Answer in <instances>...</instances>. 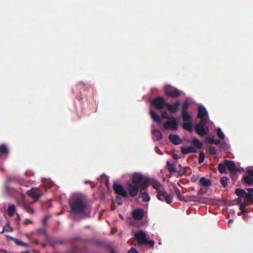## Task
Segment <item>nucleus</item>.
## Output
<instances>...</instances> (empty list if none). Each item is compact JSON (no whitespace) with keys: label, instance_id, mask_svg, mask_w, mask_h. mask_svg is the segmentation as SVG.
I'll return each mask as SVG.
<instances>
[{"label":"nucleus","instance_id":"nucleus-1","mask_svg":"<svg viewBox=\"0 0 253 253\" xmlns=\"http://www.w3.org/2000/svg\"><path fill=\"white\" fill-rule=\"evenodd\" d=\"M70 212L89 217L92 208L87 199L82 196H76L72 199L69 203Z\"/></svg>","mask_w":253,"mask_h":253},{"label":"nucleus","instance_id":"nucleus-2","mask_svg":"<svg viewBox=\"0 0 253 253\" xmlns=\"http://www.w3.org/2000/svg\"><path fill=\"white\" fill-rule=\"evenodd\" d=\"M151 104L157 110H161L165 107L170 113H175L177 112L178 107L180 105V102L176 101L171 105L166 102L162 97L157 96L151 100Z\"/></svg>","mask_w":253,"mask_h":253},{"label":"nucleus","instance_id":"nucleus-3","mask_svg":"<svg viewBox=\"0 0 253 253\" xmlns=\"http://www.w3.org/2000/svg\"><path fill=\"white\" fill-rule=\"evenodd\" d=\"M152 187L156 190L157 193V197L159 200L165 201L169 204L172 202V196L169 195L165 190L161 188L162 185L159 182H156L153 183Z\"/></svg>","mask_w":253,"mask_h":253},{"label":"nucleus","instance_id":"nucleus-4","mask_svg":"<svg viewBox=\"0 0 253 253\" xmlns=\"http://www.w3.org/2000/svg\"><path fill=\"white\" fill-rule=\"evenodd\" d=\"M131 180L133 184L140 186V190H144L149 186L150 183L149 179L145 177L140 173L133 174L131 177Z\"/></svg>","mask_w":253,"mask_h":253},{"label":"nucleus","instance_id":"nucleus-5","mask_svg":"<svg viewBox=\"0 0 253 253\" xmlns=\"http://www.w3.org/2000/svg\"><path fill=\"white\" fill-rule=\"evenodd\" d=\"M134 236L138 241L139 245H149L153 247L155 242L153 240H149L146 238V234L141 230H139L134 233Z\"/></svg>","mask_w":253,"mask_h":253},{"label":"nucleus","instance_id":"nucleus-6","mask_svg":"<svg viewBox=\"0 0 253 253\" xmlns=\"http://www.w3.org/2000/svg\"><path fill=\"white\" fill-rule=\"evenodd\" d=\"M207 122V121L202 119V120L200 121L198 124L195 125V129L198 135L203 136L209 133V128L206 126Z\"/></svg>","mask_w":253,"mask_h":253},{"label":"nucleus","instance_id":"nucleus-7","mask_svg":"<svg viewBox=\"0 0 253 253\" xmlns=\"http://www.w3.org/2000/svg\"><path fill=\"white\" fill-rule=\"evenodd\" d=\"M165 93L168 97L175 98L181 95V91L177 88L168 85L165 88Z\"/></svg>","mask_w":253,"mask_h":253},{"label":"nucleus","instance_id":"nucleus-8","mask_svg":"<svg viewBox=\"0 0 253 253\" xmlns=\"http://www.w3.org/2000/svg\"><path fill=\"white\" fill-rule=\"evenodd\" d=\"M163 126L166 129H171L172 130H176L177 129V120L173 116H171L169 117V120H168V121L164 123Z\"/></svg>","mask_w":253,"mask_h":253},{"label":"nucleus","instance_id":"nucleus-9","mask_svg":"<svg viewBox=\"0 0 253 253\" xmlns=\"http://www.w3.org/2000/svg\"><path fill=\"white\" fill-rule=\"evenodd\" d=\"M127 189L128 193L131 197H134L136 196L139 190H140V187L139 185L132 183H128L127 184Z\"/></svg>","mask_w":253,"mask_h":253},{"label":"nucleus","instance_id":"nucleus-10","mask_svg":"<svg viewBox=\"0 0 253 253\" xmlns=\"http://www.w3.org/2000/svg\"><path fill=\"white\" fill-rule=\"evenodd\" d=\"M113 188L117 195H121L124 198H127L128 194L127 191L124 189L123 186L120 184H114Z\"/></svg>","mask_w":253,"mask_h":253},{"label":"nucleus","instance_id":"nucleus-11","mask_svg":"<svg viewBox=\"0 0 253 253\" xmlns=\"http://www.w3.org/2000/svg\"><path fill=\"white\" fill-rule=\"evenodd\" d=\"M183 123L182 127L184 129L186 130L189 132L193 131V124H192V116L185 117L182 118Z\"/></svg>","mask_w":253,"mask_h":253},{"label":"nucleus","instance_id":"nucleus-12","mask_svg":"<svg viewBox=\"0 0 253 253\" xmlns=\"http://www.w3.org/2000/svg\"><path fill=\"white\" fill-rule=\"evenodd\" d=\"M180 105L181 106L182 108L181 112V116L182 118L191 116L188 112L190 103L187 101H184L182 103H180Z\"/></svg>","mask_w":253,"mask_h":253},{"label":"nucleus","instance_id":"nucleus-13","mask_svg":"<svg viewBox=\"0 0 253 253\" xmlns=\"http://www.w3.org/2000/svg\"><path fill=\"white\" fill-rule=\"evenodd\" d=\"M144 215V210L141 208L134 209L132 212V216L136 220H140Z\"/></svg>","mask_w":253,"mask_h":253},{"label":"nucleus","instance_id":"nucleus-14","mask_svg":"<svg viewBox=\"0 0 253 253\" xmlns=\"http://www.w3.org/2000/svg\"><path fill=\"white\" fill-rule=\"evenodd\" d=\"M27 193L36 200H38L42 196V191L39 188H33L28 191Z\"/></svg>","mask_w":253,"mask_h":253},{"label":"nucleus","instance_id":"nucleus-15","mask_svg":"<svg viewBox=\"0 0 253 253\" xmlns=\"http://www.w3.org/2000/svg\"><path fill=\"white\" fill-rule=\"evenodd\" d=\"M208 116V111L206 109V108L203 106H200L198 108V113L197 115V117L200 118V120H202L204 119L205 121L208 122V118L207 116Z\"/></svg>","mask_w":253,"mask_h":253},{"label":"nucleus","instance_id":"nucleus-16","mask_svg":"<svg viewBox=\"0 0 253 253\" xmlns=\"http://www.w3.org/2000/svg\"><path fill=\"white\" fill-rule=\"evenodd\" d=\"M169 139L174 145L180 144L182 142V140L177 134H170L169 136Z\"/></svg>","mask_w":253,"mask_h":253},{"label":"nucleus","instance_id":"nucleus-17","mask_svg":"<svg viewBox=\"0 0 253 253\" xmlns=\"http://www.w3.org/2000/svg\"><path fill=\"white\" fill-rule=\"evenodd\" d=\"M181 152L183 154H189L191 153H196L197 150L195 147L193 146H190L188 147L181 146Z\"/></svg>","mask_w":253,"mask_h":253},{"label":"nucleus","instance_id":"nucleus-18","mask_svg":"<svg viewBox=\"0 0 253 253\" xmlns=\"http://www.w3.org/2000/svg\"><path fill=\"white\" fill-rule=\"evenodd\" d=\"M224 163L226 165V166L228 170L231 172H233L236 170L235 164L233 161L228 160H224Z\"/></svg>","mask_w":253,"mask_h":253},{"label":"nucleus","instance_id":"nucleus-19","mask_svg":"<svg viewBox=\"0 0 253 253\" xmlns=\"http://www.w3.org/2000/svg\"><path fill=\"white\" fill-rule=\"evenodd\" d=\"M188 142L193 144V147H195L197 150L202 147V143L196 137L194 138L192 141L188 140Z\"/></svg>","mask_w":253,"mask_h":253},{"label":"nucleus","instance_id":"nucleus-20","mask_svg":"<svg viewBox=\"0 0 253 253\" xmlns=\"http://www.w3.org/2000/svg\"><path fill=\"white\" fill-rule=\"evenodd\" d=\"M23 207L24 210L29 213L34 214L35 212L34 210L32 208L30 204L24 201L23 203Z\"/></svg>","mask_w":253,"mask_h":253},{"label":"nucleus","instance_id":"nucleus-21","mask_svg":"<svg viewBox=\"0 0 253 253\" xmlns=\"http://www.w3.org/2000/svg\"><path fill=\"white\" fill-rule=\"evenodd\" d=\"M80 237H76L71 239L64 240V239H59L56 241V243L63 244L64 243H72L73 241H76L80 240Z\"/></svg>","mask_w":253,"mask_h":253},{"label":"nucleus","instance_id":"nucleus-22","mask_svg":"<svg viewBox=\"0 0 253 253\" xmlns=\"http://www.w3.org/2000/svg\"><path fill=\"white\" fill-rule=\"evenodd\" d=\"M199 183L203 186L208 187L211 185V181L205 177H202L199 180Z\"/></svg>","mask_w":253,"mask_h":253},{"label":"nucleus","instance_id":"nucleus-23","mask_svg":"<svg viewBox=\"0 0 253 253\" xmlns=\"http://www.w3.org/2000/svg\"><path fill=\"white\" fill-rule=\"evenodd\" d=\"M149 113L152 119L155 122L159 124L162 123V119L155 112L151 110Z\"/></svg>","mask_w":253,"mask_h":253},{"label":"nucleus","instance_id":"nucleus-24","mask_svg":"<svg viewBox=\"0 0 253 253\" xmlns=\"http://www.w3.org/2000/svg\"><path fill=\"white\" fill-rule=\"evenodd\" d=\"M181 201H184L186 202L197 201H198V196H184Z\"/></svg>","mask_w":253,"mask_h":253},{"label":"nucleus","instance_id":"nucleus-25","mask_svg":"<svg viewBox=\"0 0 253 253\" xmlns=\"http://www.w3.org/2000/svg\"><path fill=\"white\" fill-rule=\"evenodd\" d=\"M144 190H140V195L142 200L145 202H148L150 200V197L148 192L143 191Z\"/></svg>","mask_w":253,"mask_h":253},{"label":"nucleus","instance_id":"nucleus-26","mask_svg":"<svg viewBox=\"0 0 253 253\" xmlns=\"http://www.w3.org/2000/svg\"><path fill=\"white\" fill-rule=\"evenodd\" d=\"M166 163L167 169L169 172L173 173L177 171L176 168L173 164L169 161H167Z\"/></svg>","mask_w":253,"mask_h":253},{"label":"nucleus","instance_id":"nucleus-27","mask_svg":"<svg viewBox=\"0 0 253 253\" xmlns=\"http://www.w3.org/2000/svg\"><path fill=\"white\" fill-rule=\"evenodd\" d=\"M235 194L239 197V198H245L247 192H246L244 189L237 188L236 189Z\"/></svg>","mask_w":253,"mask_h":253},{"label":"nucleus","instance_id":"nucleus-28","mask_svg":"<svg viewBox=\"0 0 253 253\" xmlns=\"http://www.w3.org/2000/svg\"><path fill=\"white\" fill-rule=\"evenodd\" d=\"M243 181L248 185H253V178L248 175H245L243 177Z\"/></svg>","mask_w":253,"mask_h":253},{"label":"nucleus","instance_id":"nucleus-29","mask_svg":"<svg viewBox=\"0 0 253 253\" xmlns=\"http://www.w3.org/2000/svg\"><path fill=\"white\" fill-rule=\"evenodd\" d=\"M179 166L180 169L177 171V173L179 176H182L185 174L187 172V170L190 169L189 167H182L180 164Z\"/></svg>","mask_w":253,"mask_h":253},{"label":"nucleus","instance_id":"nucleus-30","mask_svg":"<svg viewBox=\"0 0 253 253\" xmlns=\"http://www.w3.org/2000/svg\"><path fill=\"white\" fill-rule=\"evenodd\" d=\"M152 133L155 137L156 140H160L162 138V134L161 131L158 129H154Z\"/></svg>","mask_w":253,"mask_h":253},{"label":"nucleus","instance_id":"nucleus-31","mask_svg":"<svg viewBox=\"0 0 253 253\" xmlns=\"http://www.w3.org/2000/svg\"><path fill=\"white\" fill-rule=\"evenodd\" d=\"M244 198L245 199L246 202L249 204L251 205V204H253V193H247Z\"/></svg>","mask_w":253,"mask_h":253},{"label":"nucleus","instance_id":"nucleus-32","mask_svg":"<svg viewBox=\"0 0 253 253\" xmlns=\"http://www.w3.org/2000/svg\"><path fill=\"white\" fill-rule=\"evenodd\" d=\"M226 167V165L224 163L223 164H219L218 165V169L219 172L221 174L225 173L227 171Z\"/></svg>","mask_w":253,"mask_h":253},{"label":"nucleus","instance_id":"nucleus-33","mask_svg":"<svg viewBox=\"0 0 253 253\" xmlns=\"http://www.w3.org/2000/svg\"><path fill=\"white\" fill-rule=\"evenodd\" d=\"M4 231L10 232L13 231V228L10 226L9 221L6 223V225L3 227L2 231L0 232V233H2Z\"/></svg>","mask_w":253,"mask_h":253},{"label":"nucleus","instance_id":"nucleus-34","mask_svg":"<svg viewBox=\"0 0 253 253\" xmlns=\"http://www.w3.org/2000/svg\"><path fill=\"white\" fill-rule=\"evenodd\" d=\"M0 152L1 154H6L7 155L8 153V150L6 146L4 144H1L0 145Z\"/></svg>","mask_w":253,"mask_h":253},{"label":"nucleus","instance_id":"nucleus-35","mask_svg":"<svg viewBox=\"0 0 253 253\" xmlns=\"http://www.w3.org/2000/svg\"><path fill=\"white\" fill-rule=\"evenodd\" d=\"M15 212V207L14 205H11L8 206V213L9 216H12L14 215Z\"/></svg>","mask_w":253,"mask_h":253},{"label":"nucleus","instance_id":"nucleus-36","mask_svg":"<svg viewBox=\"0 0 253 253\" xmlns=\"http://www.w3.org/2000/svg\"><path fill=\"white\" fill-rule=\"evenodd\" d=\"M11 239L15 242V243L19 246H22L25 247H28V245L23 242H22L21 240L14 238H11Z\"/></svg>","mask_w":253,"mask_h":253},{"label":"nucleus","instance_id":"nucleus-37","mask_svg":"<svg viewBox=\"0 0 253 253\" xmlns=\"http://www.w3.org/2000/svg\"><path fill=\"white\" fill-rule=\"evenodd\" d=\"M220 147V148L223 150H229L230 149V145L228 143L224 142L221 143Z\"/></svg>","mask_w":253,"mask_h":253},{"label":"nucleus","instance_id":"nucleus-38","mask_svg":"<svg viewBox=\"0 0 253 253\" xmlns=\"http://www.w3.org/2000/svg\"><path fill=\"white\" fill-rule=\"evenodd\" d=\"M216 133L217 136L221 139H223L225 138V135L222 132L221 129L218 127L216 129Z\"/></svg>","mask_w":253,"mask_h":253},{"label":"nucleus","instance_id":"nucleus-39","mask_svg":"<svg viewBox=\"0 0 253 253\" xmlns=\"http://www.w3.org/2000/svg\"><path fill=\"white\" fill-rule=\"evenodd\" d=\"M205 159V155L204 152L201 151L199 153L198 162L199 164H202L204 162Z\"/></svg>","mask_w":253,"mask_h":253},{"label":"nucleus","instance_id":"nucleus-40","mask_svg":"<svg viewBox=\"0 0 253 253\" xmlns=\"http://www.w3.org/2000/svg\"><path fill=\"white\" fill-rule=\"evenodd\" d=\"M220 183L224 187H226L227 185L228 178L225 176H223L220 178Z\"/></svg>","mask_w":253,"mask_h":253},{"label":"nucleus","instance_id":"nucleus-41","mask_svg":"<svg viewBox=\"0 0 253 253\" xmlns=\"http://www.w3.org/2000/svg\"><path fill=\"white\" fill-rule=\"evenodd\" d=\"M174 191L178 199L181 201L184 196L181 194L180 190L176 187L174 188Z\"/></svg>","mask_w":253,"mask_h":253},{"label":"nucleus","instance_id":"nucleus-42","mask_svg":"<svg viewBox=\"0 0 253 253\" xmlns=\"http://www.w3.org/2000/svg\"><path fill=\"white\" fill-rule=\"evenodd\" d=\"M246 206H247V204L245 203H242L240 204V210L241 211L242 213H245L246 212Z\"/></svg>","mask_w":253,"mask_h":253},{"label":"nucleus","instance_id":"nucleus-43","mask_svg":"<svg viewBox=\"0 0 253 253\" xmlns=\"http://www.w3.org/2000/svg\"><path fill=\"white\" fill-rule=\"evenodd\" d=\"M247 175L250 177H252L253 178V169H248L246 171Z\"/></svg>","mask_w":253,"mask_h":253},{"label":"nucleus","instance_id":"nucleus-44","mask_svg":"<svg viewBox=\"0 0 253 253\" xmlns=\"http://www.w3.org/2000/svg\"><path fill=\"white\" fill-rule=\"evenodd\" d=\"M210 153L211 155H214L216 154V150L215 148L213 146H211L209 148Z\"/></svg>","mask_w":253,"mask_h":253},{"label":"nucleus","instance_id":"nucleus-45","mask_svg":"<svg viewBox=\"0 0 253 253\" xmlns=\"http://www.w3.org/2000/svg\"><path fill=\"white\" fill-rule=\"evenodd\" d=\"M5 190L7 193H10L12 190L14 189L12 188H11L7 183L5 184Z\"/></svg>","mask_w":253,"mask_h":253},{"label":"nucleus","instance_id":"nucleus-46","mask_svg":"<svg viewBox=\"0 0 253 253\" xmlns=\"http://www.w3.org/2000/svg\"><path fill=\"white\" fill-rule=\"evenodd\" d=\"M161 116L162 118L163 119H167L169 120L170 117H169L168 113L166 111L162 112Z\"/></svg>","mask_w":253,"mask_h":253},{"label":"nucleus","instance_id":"nucleus-47","mask_svg":"<svg viewBox=\"0 0 253 253\" xmlns=\"http://www.w3.org/2000/svg\"><path fill=\"white\" fill-rule=\"evenodd\" d=\"M213 138L210 136H208L206 138V141L209 143L210 144H213Z\"/></svg>","mask_w":253,"mask_h":253},{"label":"nucleus","instance_id":"nucleus-48","mask_svg":"<svg viewBox=\"0 0 253 253\" xmlns=\"http://www.w3.org/2000/svg\"><path fill=\"white\" fill-rule=\"evenodd\" d=\"M116 201L117 202L118 204L119 205H122V204H123V202H122V199L119 196H117L116 197Z\"/></svg>","mask_w":253,"mask_h":253},{"label":"nucleus","instance_id":"nucleus-49","mask_svg":"<svg viewBox=\"0 0 253 253\" xmlns=\"http://www.w3.org/2000/svg\"><path fill=\"white\" fill-rule=\"evenodd\" d=\"M205 192V191L203 190V189H200V190L198 192V195L196 196H198V199L200 197V196L203 194Z\"/></svg>","mask_w":253,"mask_h":253},{"label":"nucleus","instance_id":"nucleus-50","mask_svg":"<svg viewBox=\"0 0 253 253\" xmlns=\"http://www.w3.org/2000/svg\"><path fill=\"white\" fill-rule=\"evenodd\" d=\"M127 253H138V252L134 248H131Z\"/></svg>","mask_w":253,"mask_h":253},{"label":"nucleus","instance_id":"nucleus-51","mask_svg":"<svg viewBox=\"0 0 253 253\" xmlns=\"http://www.w3.org/2000/svg\"><path fill=\"white\" fill-rule=\"evenodd\" d=\"M78 248L77 246L74 247L71 250V252L75 253L77 252Z\"/></svg>","mask_w":253,"mask_h":253},{"label":"nucleus","instance_id":"nucleus-52","mask_svg":"<svg viewBox=\"0 0 253 253\" xmlns=\"http://www.w3.org/2000/svg\"><path fill=\"white\" fill-rule=\"evenodd\" d=\"M221 141L220 139H216V140H214V141H213V144H221Z\"/></svg>","mask_w":253,"mask_h":253},{"label":"nucleus","instance_id":"nucleus-53","mask_svg":"<svg viewBox=\"0 0 253 253\" xmlns=\"http://www.w3.org/2000/svg\"><path fill=\"white\" fill-rule=\"evenodd\" d=\"M172 157L175 160H177V159H179L180 157L179 155L176 154H174L173 155H172Z\"/></svg>","mask_w":253,"mask_h":253},{"label":"nucleus","instance_id":"nucleus-54","mask_svg":"<svg viewBox=\"0 0 253 253\" xmlns=\"http://www.w3.org/2000/svg\"><path fill=\"white\" fill-rule=\"evenodd\" d=\"M198 178V176L195 175V176H192L191 180L192 181L195 182L197 180Z\"/></svg>","mask_w":253,"mask_h":253},{"label":"nucleus","instance_id":"nucleus-55","mask_svg":"<svg viewBox=\"0 0 253 253\" xmlns=\"http://www.w3.org/2000/svg\"><path fill=\"white\" fill-rule=\"evenodd\" d=\"M30 222L31 223H32V221L30 220L29 219H28L27 218L26 220H25V224H28V223Z\"/></svg>","mask_w":253,"mask_h":253},{"label":"nucleus","instance_id":"nucleus-56","mask_svg":"<svg viewBox=\"0 0 253 253\" xmlns=\"http://www.w3.org/2000/svg\"><path fill=\"white\" fill-rule=\"evenodd\" d=\"M111 211H114L115 209V206L114 204H112L110 207Z\"/></svg>","mask_w":253,"mask_h":253},{"label":"nucleus","instance_id":"nucleus-57","mask_svg":"<svg viewBox=\"0 0 253 253\" xmlns=\"http://www.w3.org/2000/svg\"><path fill=\"white\" fill-rule=\"evenodd\" d=\"M247 190V191L249 192H250L249 193H253V188H248Z\"/></svg>","mask_w":253,"mask_h":253},{"label":"nucleus","instance_id":"nucleus-58","mask_svg":"<svg viewBox=\"0 0 253 253\" xmlns=\"http://www.w3.org/2000/svg\"><path fill=\"white\" fill-rule=\"evenodd\" d=\"M119 217L122 219H124V217L123 216H122V215L121 214H119Z\"/></svg>","mask_w":253,"mask_h":253},{"label":"nucleus","instance_id":"nucleus-59","mask_svg":"<svg viewBox=\"0 0 253 253\" xmlns=\"http://www.w3.org/2000/svg\"><path fill=\"white\" fill-rule=\"evenodd\" d=\"M233 221V219H230L229 221H228V224H229L230 222H232Z\"/></svg>","mask_w":253,"mask_h":253},{"label":"nucleus","instance_id":"nucleus-60","mask_svg":"<svg viewBox=\"0 0 253 253\" xmlns=\"http://www.w3.org/2000/svg\"><path fill=\"white\" fill-rule=\"evenodd\" d=\"M111 253H115V252L113 250H111Z\"/></svg>","mask_w":253,"mask_h":253},{"label":"nucleus","instance_id":"nucleus-61","mask_svg":"<svg viewBox=\"0 0 253 253\" xmlns=\"http://www.w3.org/2000/svg\"><path fill=\"white\" fill-rule=\"evenodd\" d=\"M191 189H192L193 190H194V188H193V187L191 188Z\"/></svg>","mask_w":253,"mask_h":253},{"label":"nucleus","instance_id":"nucleus-62","mask_svg":"<svg viewBox=\"0 0 253 253\" xmlns=\"http://www.w3.org/2000/svg\"><path fill=\"white\" fill-rule=\"evenodd\" d=\"M113 232H114V230H113V229H112V232H111L112 233H113Z\"/></svg>","mask_w":253,"mask_h":253},{"label":"nucleus","instance_id":"nucleus-63","mask_svg":"<svg viewBox=\"0 0 253 253\" xmlns=\"http://www.w3.org/2000/svg\"><path fill=\"white\" fill-rule=\"evenodd\" d=\"M113 232H114V230H113V229H112V232H111L112 233H113Z\"/></svg>","mask_w":253,"mask_h":253},{"label":"nucleus","instance_id":"nucleus-64","mask_svg":"<svg viewBox=\"0 0 253 253\" xmlns=\"http://www.w3.org/2000/svg\"><path fill=\"white\" fill-rule=\"evenodd\" d=\"M25 174H26V175H27V172H25Z\"/></svg>","mask_w":253,"mask_h":253}]
</instances>
